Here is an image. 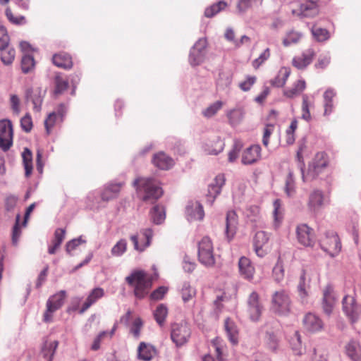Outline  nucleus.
Listing matches in <instances>:
<instances>
[{
    "mask_svg": "<svg viewBox=\"0 0 361 361\" xmlns=\"http://www.w3.org/2000/svg\"><path fill=\"white\" fill-rule=\"evenodd\" d=\"M137 194L145 202H154L160 198L163 190L160 183L153 178L139 177L133 182Z\"/></svg>",
    "mask_w": 361,
    "mask_h": 361,
    "instance_id": "nucleus-1",
    "label": "nucleus"
},
{
    "mask_svg": "<svg viewBox=\"0 0 361 361\" xmlns=\"http://www.w3.org/2000/svg\"><path fill=\"white\" fill-rule=\"evenodd\" d=\"M126 281L133 288L134 295L138 299H142L147 295L152 286V276L140 269L133 271L126 277Z\"/></svg>",
    "mask_w": 361,
    "mask_h": 361,
    "instance_id": "nucleus-2",
    "label": "nucleus"
},
{
    "mask_svg": "<svg viewBox=\"0 0 361 361\" xmlns=\"http://www.w3.org/2000/svg\"><path fill=\"white\" fill-rule=\"evenodd\" d=\"M329 161V156L326 152H319L316 153L309 163L307 171H302L303 181L308 182L316 179L328 166Z\"/></svg>",
    "mask_w": 361,
    "mask_h": 361,
    "instance_id": "nucleus-3",
    "label": "nucleus"
},
{
    "mask_svg": "<svg viewBox=\"0 0 361 361\" xmlns=\"http://www.w3.org/2000/svg\"><path fill=\"white\" fill-rule=\"evenodd\" d=\"M318 278L319 274L314 268L306 267L302 269L298 285L299 296L302 302H306L309 296L308 289L310 288L311 281L312 280H317Z\"/></svg>",
    "mask_w": 361,
    "mask_h": 361,
    "instance_id": "nucleus-4",
    "label": "nucleus"
},
{
    "mask_svg": "<svg viewBox=\"0 0 361 361\" xmlns=\"http://www.w3.org/2000/svg\"><path fill=\"white\" fill-rule=\"evenodd\" d=\"M198 259L206 267H213L215 264L213 243L207 236L203 237L198 243Z\"/></svg>",
    "mask_w": 361,
    "mask_h": 361,
    "instance_id": "nucleus-5",
    "label": "nucleus"
},
{
    "mask_svg": "<svg viewBox=\"0 0 361 361\" xmlns=\"http://www.w3.org/2000/svg\"><path fill=\"white\" fill-rule=\"evenodd\" d=\"M66 298V291L60 290L48 299L46 303V310L43 314L44 322L49 323L52 322L53 314L63 306Z\"/></svg>",
    "mask_w": 361,
    "mask_h": 361,
    "instance_id": "nucleus-6",
    "label": "nucleus"
},
{
    "mask_svg": "<svg viewBox=\"0 0 361 361\" xmlns=\"http://www.w3.org/2000/svg\"><path fill=\"white\" fill-rule=\"evenodd\" d=\"M191 336V329L185 322L175 323L171 326V338L177 347L187 343Z\"/></svg>",
    "mask_w": 361,
    "mask_h": 361,
    "instance_id": "nucleus-7",
    "label": "nucleus"
},
{
    "mask_svg": "<svg viewBox=\"0 0 361 361\" xmlns=\"http://www.w3.org/2000/svg\"><path fill=\"white\" fill-rule=\"evenodd\" d=\"M263 311L264 306L259 293L252 291L249 295L247 300V312L250 319L252 322L259 321Z\"/></svg>",
    "mask_w": 361,
    "mask_h": 361,
    "instance_id": "nucleus-8",
    "label": "nucleus"
},
{
    "mask_svg": "<svg viewBox=\"0 0 361 361\" xmlns=\"http://www.w3.org/2000/svg\"><path fill=\"white\" fill-rule=\"evenodd\" d=\"M272 308L279 314L285 315L290 311V300L285 290L276 291L271 298Z\"/></svg>",
    "mask_w": 361,
    "mask_h": 361,
    "instance_id": "nucleus-9",
    "label": "nucleus"
},
{
    "mask_svg": "<svg viewBox=\"0 0 361 361\" xmlns=\"http://www.w3.org/2000/svg\"><path fill=\"white\" fill-rule=\"evenodd\" d=\"M13 130L11 121H0V149L7 152L13 145Z\"/></svg>",
    "mask_w": 361,
    "mask_h": 361,
    "instance_id": "nucleus-10",
    "label": "nucleus"
},
{
    "mask_svg": "<svg viewBox=\"0 0 361 361\" xmlns=\"http://www.w3.org/2000/svg\"><path fill=\"white\" fill-rule=\"evenodd\" d=\"M320 245L322 249L332 257L338 255L341 250L340 239L334 232L327 233L321 240Z\"/></svg>",
    "mask_w": 361,
    "mask_h": 361,
    "instance_id": "nucleus-11",
    "label": "nucleus"
},
{
    "mask_svg": "<svg viewBox=\"0 0 361 361\" xmlns=\"http://www.w3.org/2000/svg\"><path fill=\"white\" fill-rule=\"evenodd\" d=\"M298 243L305 247H312L315 242L314 231L307 224H300L295 228Z\"/></svg>",
    "mask_w": 361,
    "mask_h": 361,
    "instance_id": "nucleus-12",
    "label": "nucleus"
},
{
    "mask_svg": "<svg viewBox=\"0 0 361 361\" xmlns=\"http://www.w3.org/2000/svg\"><path fill=\"white\" fill-rule=\"evenodd\" d=\"M291 13L300 18H312L319 14V6L310 3H296L291 5Z\"/></svg>",
    "mask_w": 361,
    "mask_h": 361,
    "instance_id": "nucleus-13",
    "label": "nucleus"
},
{
    "mask_svg": "<svg viewBox=\"0 0 361 361\" xmlns=\"http://www.w3.org/2000/svg\"><path fill=\"white\" fill-rule=\"evenodd\" d=\"M315 56L316 51L313 48H308L293 58L292 66L298 70H304L312 63Z\"/></svg>",
    "mask_w": 361,
    "mask_h": 361,
    "instance_id": "nucleus-14",
    "label": "nucleus"
},
{
    "mask_svg": "<svg viewBox=\"0 0 361 361\" xmlns=\"http://www.w3.org/2000/svg\"><path fill=\"white\" fill-rule=\"evenodd\" d=\"M269 237L264 231H257L253 240L254 250L256 255L259 257H264L269 252L268 245Z\"/></svg>",
    "mask_w": 361,
    "mask_h": 361,
    "instance_id": "nucleus-15",
    "label": "nucleus"
},
{
    "mask_svg": "<svg viewBox=\"0 0 361 361\" xmlns=\"http://www.w3.org/2000/svg\"><path fill=\"white\" fill-rule=\"evenodd\" d=\"M141 238L137 235L130 236V240L133 242L135 250L142 252L151 244V240L153 235V231L150 228L142 229L140 231Z\"/></svg>",
    "mask_w": 361,
    "mask_h": 361,
    "instance_id": "nucleus-16",
    "label": "nucleus"
},
{
    "mask_svg": "<svg viewBox=\"0 0 361 361\" xmlns=\"http://www.w3.org/2000/svg\"><path fill=\"white\" fill-rule=\"evenodd\" d=\"M326 198L324 192L320 190H314L309 195L308 209L312 212H317L324 206Z\"/></svg>",
    "mask_w": 361,
    "mask_h": 361,
    "instance_id": "nucleus-17",
    "label": "nucleus"
},
{
    "mask_svg": "<svg viewBox=\"0 0 361 361\" xmlns=\"http://www.w3.org/2000/svg\"><path fill=\"white\" fill-rule=\"evenodd\" d=\"M205 44V40L200 39L192 47L189 56V61L192 66L200 65L204 61Z\"/></svg>",
    "mask_w": 361,
    "mask_h": 361,
    "instance_id": "nucleus-18",
    "label": "nucleus"
},
{
    "mask_svg": "<svg viewBox=\"0 0 361 361\" xmlns=\"http://www.w3.org/2000/svg\"><path fill=\"white\" fill-rule=\"evenodd\" d=\"M261 150L259 145H253L247 148L242 154V164L249 165L259 161L261 158Z\"/></svg>",
    "mask_w": 361,
    "mask_h": 361,
    "instance_id": "nucleus-19",
    "label": "nucleus"
},
{
    "mask_svg": "<svg viewBox=\"0 0 361 361\" xmlns=\"http://www.w3.org/2000/svg\"><path fill=\"white\" fill-rule=\"evenodd\" d=\"M304 328L310 332H317L323 329L324 324L322 319L316 314L309 312L305 314L302 320Z\"/></svg>",
    "mask_w": 361,
    "mask_h": 361,
    "instance_id": "nucleus-20",
    "label": "nucleus"
},
{
    "mask_svg": "<svg viewBox=\"0 0 361 361\" xmlns=\"http://www.w3.org/2000/svg\"><path fill=\"white\" fill-rule=\"evenodd\" d=\"M343 309L351 322H355L358 318L357 307L353 296L346 295L343 299Z\"/></svg>",
    "mask_w": 361,
    "mask_h": 361,
    "instance_id": "nucleus-21",
    "label": "nucleus"
},
{
    "mask_svg": "<svg viewBox=\"0 0 361 361\" xmlns=\"http://www.w3.org/2000/svg\"><path fill=\"white\" fill-rule=\"evenodd\" d=\"M225 181L226 178L224 175L220 173L215 177L214 183L209 185L207 196V200L210 202L211 204L213 203L216 197L221 192V188L225 184Z\"/></svg>",
    "mask_w": 361,
    "mask_h": 361,
    "instance_id": "nucleus-22",
    "label": "nucleus"
},
{
    "mask_svg": "<svg viewBox=\"0 0 361 361\" xmlns=\"http://www.w3.org/2000/svg\"><path fill=\"white\" fill-rule=\"evenodd\" d=\"M238 269L239 273L243 279L248 281L253 279L255 269L249 258L241 257L238 261Z\"/></svg>",
    "mask_w": 361,
    "mask_h": 361,
    "instance_id": "nucleus-23",
    "label": "nucleus"
},
{
    "mask_svg": "<svg viewBox=\"0 0 361 361\" xmlns=\"http://www.w3.org/2000/svg\"><path fill=\"white\" fill-rule=\"evenodd\" d=\"M224 140L219 136H215L207 141L204 149L207 154L217 155L224 149Z\"/></svg>",
    "mask_w": 361,
    "mask_h": 361,
    "instance_id": "nucleus-24",
    "label": "nucleus"
},
{
    "mask_svg": "<svg viewBox=\"0 0 361 361\" xmlns=\"http://www.w3.org/2000/svg\"><path fill=\"white\" fill-rule=\"evenodd\" d=\"M336 304L335 293L331 286H326L323 290L322 307L324 312L330 314Z\"/></svg>",
    "mask_w": 361,
    "mask_h": 361,
    "instance_id": "nucleus-25",
    "label": "nucleus"
},
{
    "mask_svg": "<svg viewBox=\"0 0 361 361\" xmlns=\"http://www.w3.org/2000/svg\"><path fill=\"white\" fill-rule=\"evenodd\" d=\"M44 93L39 88L27 89L25 92V99L31 101L33 104V109L35 111L39 112L41 110L42 104L43 102Z\"/></svg>",
    "mask_w": 361,
    "mask_h": 361,
    "instance_id": "nucleus-26",
    "label": "nucleus"
},
{
    "mask_svg": "<svg viewBox=\"0 0 361 361\" xmlns=\"http://www.w3.org/2000/svg\"><path fill=\"white\" fill-rule=\"evenodd\" d=\"M152 161L157 168L161 170H169L174 164L173 159L162 152L154 154Z\"/></svg>",
    "mask_w": 361,
    "mask_h": 361,
    "instance_id": "nucleus-27",
    "label": "nucleus"
},
{
    "mask_svg": "<svg viewBox=\"0 0 361 361\" xmlns=\"http://www.w3.org/2000/svg\"><path fill=\"white\" fill-rule=\"evenodd\" d=\"M104 290L102 288H95L91 290L89 293L85 301L81 306L79 312L80 314L84 313L87 311L92 305H94L98 300L104 297Z\"/></svg>",
    "mask_w": 361,
    "mask_h": 361,
    "instance_id": "nucleus-28",
    "label": "nucleus"
},
{
    "mask_svg": "<svg viewBox=\"0 0 361 361\" xmlns=\"http://www.w3.org/2000/svg\"><path fill=\"white\" fill-rule=\"evenodd\" d=\"M224 329L229 341L233 345H237L239 341V330L236 324L230 318L224 321Z\"/></svg>",
    "mask_w": 361,
    "mask_h": 361,
    "instance_id": "nucleus-29",
    "label": "nucleus"
},
{
    "mask_svg": "<svg viewBox=\"0 0 361 361\" xmlns=\"http://www.w3.org/2000/svg\"><path fill=\"white\" fill-rule=\"evenodd\" d=\"M238 224L237 214L234 211L227 212L226 218V235L228 240L233 238Z\"/></svg>",
    "mask_w": 361,
    "mask_h": 361,
    "instance_id": "nucleus-30",
    "label": "nucleus"
},
{
    "mask_svg": "<svg viewBox=\"0 0 361 361\" xmlns=\"http://www.w3.org/2000/svg\"><path fill=\"white\" fill-rule=\"evenodd\" d=\"M59 345L57 341L46 340L42 346L40 354L45 361H52Z\"/></svg>",
    "mask_w": 361,
    "mask_h": 361,
    "instance_id": "nucleus-31",
    "label": "nucleus"
},
{
    "mask_svg": "<svg viewBox=\"0 0 361 361\" xmlns=\"http://www.w3.org/2000/svg\"><path fill=\"white\" fill-rule=\"evenodd\" d=\"M123 183H114L108 184L104 189L102 193V199L105 201H109L118 197Z\"/></svg>",
    "mask_w": 361,
    "mask_h": 361,
    "instance_id": "nucleus-32",
    "label": "nucleus"
},
{
    "mask_svg": "<svg viewBox=\"0 0 361 361\" xmlns=\"http://www.w3.org/2000/svg\"><path fill=\"white\" fill-rule=\"evenodd\" d=\"M52 61L56 66L64 69H69L73 66L71 56L68 54L64 52L54 54L52 57Z\"/></svg>",
    "mask_w": 361,
    "mask_h": 361,
    "instance_id": "nucleus-33",
    "label": "nucleus"
},
{
    "mask_svg": "<svg viewBox=\"0 0 361 361\" xmlns=\"http://www.w3.org/2000/svg\"><path fill=\"white\" fill-rule=\"evenodd\" d=\"M345 352L353 361H361V345L358 342H349L345 346Z\"/></svg>",
    "mask_w": 361,
    "mask_h": 361,
    "instance_id": "nucleus-34",
    "label": "nucleus"
},
{
    "mask_svg": "<svg viewBox=\"0 0 361 361\" xmlns=\"http://www.w3.org/2000/svg\"><path fill=\"white\" fill-rule=\"evenodd\" d=\"M155 353L154 348L144 342H141L137 349L138 359L144 361H149Z\"/></svg>",
    "mask_w": 361,
    "mask_h": 361,
    "instance_id": "nucleus-35",
    "label": "nucleus"
},
{
    "mask_svg": "<svg viewBox=\"0 0 361 361\" xmlns=\"http://www.w3.org/2000/svg\"><path fill=\"white\" fill-rule=\"evenodd\" d=\"M306 87V82L304 80H298L294 82L293 87L286 89L283 95L288 98H293L299 95Z\"/></svg>",
    "mask_w": 361,
    "mask_h": 361,
    "instance_id": "nucleus-36",
    "label": "nucleus"
},
{
    "mask_svg": "<svg viewBox=\"0 0 361 361\" xmlns=\"http://www.w3.org/2000/svg\"><path fill=\"white\" fill-rule=\"evenodd\" d=\"M186 211L190 220H202L204 216L203 207L198 202L188 206Z\"/></svg>",
    "mask_w": 361,
    "mask_h": 361,
    "instance_id": "nucleus-37",
    "label": "nucleus"
},
{
    "mask_svg": "<svg viewBox=\"0 0 361 361\" xmlns=\"http://www.w3.org/2000/svg\"><path fill=\"white\" fill-rule=\"evenodd\" d=\"M290 74V71L288 68L282 67L279 70L277 75L272 79L270 82L273 86L277 87H283L286 84Z\"/></svg>",
    "mask_w": 361,
    "mask_h": 361,
    "instance_id": "nucleus-38",
    "label": "nucleus"
},
{
    "mask_svg": "<svg viewBox=\"0 0 361 361\" xmlns=\"http://www.w3.org/2000/svg\"><path fill=\"white\" fill-rule=\"evenodd\" d=\"M23 165L25 171V176L27 177L30 176L32 171V152L27 149L25 148L24 151L22 154Z\"/></svg>",
    "mask_w": 361,
    "mask_h": 361,
    "instance_id": "nucleus-39",
    "label": "nucleus"
},
{
    "mask_svg": "<svg viewBox=\"0 0 361 361\" xmlns=\"http://www.w3.org/2000/svg\"><path fill=\"white\" fill-rule=\"evenodd\" d=\"M54 94L59 95L62 94L68 87V81L66 78L60 75H56L54 78Z\"/></svg>",
    "mask_w": 361,
    "mask_h": 361,
    "instance_id": "nucleus-40",
    "label": "nucleus"
},
{
    "mask_svg": "<svg viewBox=\"0 0 361 361\" xmlns=\"http://www.w3.org/2000/svg\"><path fill=\"white\" fill-rule=\"evenodd\" d=\"M226 6V2L224 1H220L216 4H214L209 7H207L204 11V16L207 18H212L220 11L224 10Z\"/></svg>",
    "mask_w": 361,
    "mask_h": 361,
    "instance_id": "nucleus-41",
    "label": "nucleus"
},
{
    "mask_svg": "<svg viewBox=\"0 0 361 361\" xmlns=\"http://www.w3.org/2000/svg\"><path fill=\"white\" fill-rule=\"evenodd\" d=\"M274 226L278 228L283 219V209L280 200L277 199L274 202Z\"/></svg>",
    "mask_w": 361,
    "mask_h": 361,
    "instance_id": "nucleus-42",
    "label": "nucleus"
},
{
    "mask_svg": "<svg viewBox=\"0 0 361 361\" xmlns=\"http://www.w3.org/2000/svg\"><path fill=\"white\" fill-rule=\"evenodd\" d=\"M167 314L168 309L166 305L160 304L157 307L154 312V317L159 326H162L164 324Z\"/></svg>",
    "mask_w": 361,
    "mask_h": 361,
    "instance_id": "nucleus-43",
    "label": "nucleus"
},
{
    "mask_svg": "<svg viewBox=\"0 0 361 361\" xmlns=\"http://www.w3.org/2000/svg\"><path fill=\"white\" fill-rule=\"evenodd\" d=\"M180 295L183 302H187L196 295V290L190 283H185L180 290Z\"/></svg>",
    "mask_w": 361,
    "mask_h": 361,
    "instance_id": "nucleus-44",
    "label": "nucleus"
},
{
    "mask_svg": "<svg viewBox=\"0 0 361 361\" xmlns=\"http://www.w3.org/2000/svg\"><path fill=\"white\" fill-rule=\"evenodd\" d=\"M150 214L152 221L156 224H160L165 219V211L162 206L156 205L154 206Z\"/></svg>",
    "mask_w": 361,
    "mask_h": 361,
    "instance_id": "nucleus-45",
    "label": "nucleus"
},
{
    "mask_svg": "<svg viewBox=\"0 0 361 361\" xmlns=\"http://www.w3.org/2000/svg\"><path fill=\"white\" fill-rule=\"evenodd\" d=\"M265 343L269 350L276 351L279 343V337L277 333L267 332L265 337Z\"/></svg>",
    "mask_w": 361,
    "mask_h": 361,
    "instance_id": "nucleus-46",
    "label": "nucleus"
},
{
    "mask_svg": "<svg viewBox=\"0 0 361 361\" xmlns=\"http://www.w3.org/2000/svg\"><path fill=\"white\" fill-rule=\"evenodd\" d=\"M290 345L295 355H300L302 354V341L299 331H295L290 339Z\"/></svg>",
    "mask_w": 361,
    "mask_h": 361,
    "instance_id": "nucleus-47",
    "label": "nucleus"
},
{
    "mask_svg": "<svg viewBox=\"0 0 361 361\" xmlns=\"http://www.w3.org/2000/svg\"><path fill=\"white\" fill-rule=\"evenodd\" d=\"M243 111L240 109H234L227 112L229 123L234 126L238 124L243 118Z\"/></svg>",
    "mask_w": 361,
    "mask_h": 361,
    "instance_id": "nucleus-48",
    "label": "nucleus"
},
{
    "mask_svg": "<svg viewBox=\"0 0 361 361\" xmlns=\"http://www.w3.org/2000/svg\"><path fill=\"white\" fill-rule=\"evenodd\" d=\"M212 344L215 348L218 360L225 361L226 355L224 353V348L226 346L224 344L223 340L219 338H216L212 341Z\"/></svg>",
    "mask_w": 361,
    "mask_h": 361,
    "instance_id": "nucleus-49",
    "label": "nucleus"
},
{
    "mask_svg": "<svg viewBox=\"0 0 361 361\" xmlns=\"http://www.w3.org/2000/svg\"><path fill=\"white\" fill-rule=\"evenodd\" d=\"M212 344L215 348L218 360L225 361L226 355L224 353V348L226 346L224 344L223 340L219 338H216L212 341Z\"/></svg>",
    "mask_w": 361,
    "mask_h": 361,
    "instance_id": "nucleus-50",
    "label": "nucleus"
},
{
    "mask_svg": "<svg viewBox=\"0 0 361 361\" xmlns=\"http://www.w3.org/2000/svg\"><path fill=\"white\" fill-rule=\"evenodd\" d=\"M127 250V241L126 239L119 240L111 248V253L114 257L123 255Z\"/></svg>",
    "mask_w": 361,
    "mask_h": 361,
    "instance_id": "nucleus-51",
    "label": "nucleus"
},
{
    "mask_svg": "<svg viewBox=\"0 0 361 361\" xmlns=\"http://www.w3.org/2000/svg\"><path fill=\"white\" fill-rule=\"evenodd\" d=\"M1 59L5 65H10L13 63L15 56L16 51L13 48H4L1 49Z\"/></svg>",
    "mask_w": 361,
    "mask_h": 361,
    "instance_id": "nucleus-52",
    "label": "nucleus"
},
{
    "mask_svg": "<svg viewBox=\"0 0 361 361\" xmlns=\"http://www.w3.org/2000/svg\"><path fill=\"white\" fill-rule=\"evenodd\" d=\"M311 106V104L309 101L307 95L305 94L302 96V102L301 107V118L306 121H310L311 120V114L310 111V108Z\"/></svg>",
    "mask_w": 361,
    "mask_h": 361,
    "instance_id": "nucleus-53",
    "label": "nucleus"
},
{
    "mask_svg": "<svg viewBox=\"0 0 361 361\" xmlns=\"http://www.w3.org/2000/svg\"><path fill=\"white\" fill-rule=\"evenodd\" d=\"M257 80V78L255 75H246L245 80L239 82L238 87L242 91L247 92L256 83Z\"/></svg>",
    "mask_w": 361,
    "mask_h": 361,
    "instance_id": "nucleus-54",
    "label": "nucleus"
},
{
    "mask_svg": "<svg viewBox=\"0 0 361 361\" xmlns=\"http://www.w3.org/2000/svg\"><path fill=\"white\" fill-rule=\"evenodd\" d=\"M302 37V35L295 31L288 32L284 39H283V44L285 47H288L292 44H295L300 41Z\"/></svg>",
    "mask_w": 361,
    "mask_h": 361,
    "instance_id": "nucleus-55",
    "label": "nucleus"
},
{
    "mask_svg": "<svg viewBox=\"0 0 361 361\" xmlns=\"http://www.w3.org/2000/svg\"><path fill=\"white\" fill-rule=\"evenodd\" d=\"M285 192L288 196L291 197L295 192V179L292 172H289L286 178Z\"/></svg>",
    "mask_w": 361,
    "mask_h": 361,
    "instance_id": "nucleus-56",
    "label": "nucleus"
},
{
    "mask_svg": "<svg viewBox=\"0 0 361 361\" xmlns=\"http://www.w3.org/2000/svg\"><path fill=\"white\" fill-rule=\"evenodd\" d=\"M223 105L224 103L221 101H216L205 109L202 111V114L207 118H210L214 116L222 108Z\"/></svg>",
    "mask_w": 361,
    "mask_h": 361,
    "instance_id": "nucleus-57",
    "label": "nucleus"
},
{
    "mask_svg": "<svg viewBox=\"0 0 361 361\" xmlns=\"http://www.w3.org/2000/svg\"><path fill=\"white\" fill-rule=\"evenodd\" d=\"M331 62V57L328 54H320L315 62L314 66L317 70H324L326 68Z\"/></svg>",
    "mask_w": 361,
    "mask_h": 361,
    "instance_id": "nucleus-58",
    "label": "nucleus"
},
{
    "mask_svg": "<svg viewBox=\"0 0 361 361\" xmlns=\"http://www.w3.org/2000/svg\"><path fill=\"white\" fill-rule=\"evenodd\" d=\"M20 215L18 214L16 218V224L13 226L12 231V243L13 245H17L21 235V229L20 227Z\"/></svg>",
    "mask_w": 361,
    "mask_h": 361,
    "instance_id": "nucleus-59",
    "label": "nucleus"
},
{
    "mask_svg": "<svg viewBox=\"0 0 361 361\" xmlns=\"http://www.w3.org/2000/svg\"><path fill=\"white\" fill-rule=\"evenodd\" d=\"M35 66L34 58L30 55H25L21 61V68L23 73L30 72Z\"/></svg>",
    "mask_w": 361,
    "mask_h": 361,
    "instance_id": "nucleus-60",
    "label": "nucleus"
},
{
    "mask_svg": "<svg viewBox=\"0 0 361 361\" xmlns=\"http://www.w3.org/2000/svg\"><path fill=\"white\" fill-rule=\"evenodd\" d=\"M270 57V49L267 48L259 56L255 59L252 64L255 70H257Z\"/></svg>",
    "mask_w": 361,
    "mask_h": 361,
    "instance_id": "nucleus-61",
    "label": "nucleus"
},
{
    "mask_svg": "<svg viewBox=\"0 0 361 361\" xmlns=\"http://www.w3.org/2000/svg\"><path fill=\"white\" fill-rule=\"evenodd\" d=\"M243 146V145L240 140H235L234 141L233 148L228 153V161L230 162H233L237 159Z\"/></svg>",
    "mask_w": 361,
    "mask_h": 361,
    "instance_id": "nucleus-62",
    "label": "nucleus"
},
{
    "mask_svg": "<svg viewBox=\"0 0 361 361\" xmlns=\"http://www.w3.org/2000/svg\"><path fill=\"white\" fill-rule=\"evenodd\" d=\"M59 117H57V114L56 112H52L49 114L48 117L44 121V126L47 131V133L50 134L52 128L54 126L55 123Z\"/></svg>",
    "mask_w": 361,
    "mask_h": 361,
    "instance_id": "nucleus-63",
    "label": "nucleus"
},
{
    "mask_svg": "<svg viewBox=\"0 0 361 361\" xmlns=\"http://www.w3.org/2000/svg\"><path fill=\"white\" fill-rule=\"evenodd\" d=\"M20 126L22 129L26 133L31 131L33 124L31 116L30 114H27L21 118Z\"/></svg>",
    "mask_w": 361,
    "mask_h": 361,
    "instance_id": "nucleus-64",
    "label": "nucleus"
}]
</instances>
